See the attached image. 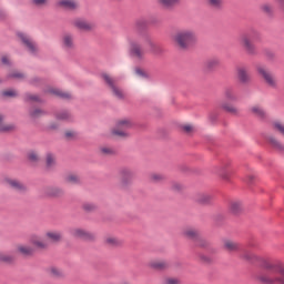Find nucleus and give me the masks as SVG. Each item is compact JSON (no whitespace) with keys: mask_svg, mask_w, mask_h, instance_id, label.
Wrapping results in <instances>:
<instances>
[{"mask_svg":"<svg viewBox=\"0 0 284 284\" xmlns=\"http://www.w3.org/2000/svg\"><path fill=\"white\" fill-rule=\"evenodd\" d=\"M126 41L129 54L136 61H143V59H145V51L141 45H144L152 54H159V52H161V47H159L148 33L140 34L138 38H128Z\"/></svg>","mask_w":284,"mask_h":284,"instance_id":"nucleus-1","label":"nucleus"},{"mask_svg":"<svg viewBox=\"0 0 284 284\" xmlns=\"http://www.w3.org/2000/svg\"><path fill=\"white\" fill-rule=\"evenodd\" d=\"M262 270L264 273L258 275V281L264 284H284V265H274V263L262 260Z\"/></svg>","mask_w":284,"mask_h":284,"instance_id":"nucleus-2","label":"nucleus"},{"mask_svg":"<svg viewBox=\"0 0 284 284\" xmlns=\"http://www.w3.org/2000/svg\"><path fill=\"white\" fill-rule=\"evenodd\" d=\"M173 41L178 48L187 50L196 43V32L192 29H182L173 36Z\"/></svg>","mask_w":284,"mask_h":284,"instance_id":"nucleus-3","label":"nucleus"},{"mask_svg":"<svg viewBox=\"0 0 284 284\" xmlns=\"http://www.w3.org/2000/svg\"><path fill=\"white\" fill-rule=\"evenodd\" d=\"M182 236H184V239H187L189 241H192L194 245H196V247H207V240L201 236L199 230L194 227L183 229Z\"/></svg>","mask_w":284,"mask_h":284,"instance_id":"nucleus-4","label":"nucleus"},{"mask_svg":"<svg viewBox=\"0 0 284 284\" xmlns=\"http://www.w3.org/2000/svg\"><path fill=\"white\" fill-rule=\"evenodd\" d=\"M257 72L268 88H272L273 90H276V88H278V80L276 79V75H274V73L270 71V69L260 65L257 67Z\"/></svg>","mask_w":284,"mask_h":284,"instance_id":"nucleus-5","label":"nucleus"},{"mask_svg":"<svg viewBox=\"0 0 284 284\" xmlns=\"http://www.w3.org/2000/svg\"><path fill=\"white\" fill-rule=\"evenodd\" d=\"M101 79L104 81V83L108 85V88H110V90H111L113 97H115V99H119V100L125 99V92H123L121 90V88H119L116 85V80L114 78H112L108 73H102Z\"/></svg>","mask_w":284,"mask_h":284,"instance_id":"nucleus-6","label":"nucleus"},{"mask_svg":"<svg viewBox=\"0 0 284 284\" xmlns=\"http://www.w3.org/2000/svg\"><path fill=\"white\" fill-rule=\"evenodd\" d=\"M240 45L245 50L247 54H256V47L252 42V34L243 33L239 38Z\"/></svg>","mask_w":284,"mask_h":284,"instance_id":"nucleus-7","label":"nucleus"},{"mask_svg":"<svg viewBox=\"0 0 284 284\" xmlns=\"http://www.w3.org/2000/svg\"><path fill=\"white\" fill-rule=\"evenodd\" d=\"M72 26L77 28V30H81V32H92V30H94V23L82 18L73 19Z\"/></svg>","mask_w":284,"mask_h":284,"instance_id":"nucleus-8","label":"nucleus"},{"mask_svg":"<svg viewBox=\"0 0 284 284\" xmlns=\"http://www.w3.org/2000/svg\"><path fill=\"white\" fill-rule=\"evenodd\" d=\"M18 37L31 54H37V52H39V47L37 45V42L33 41L32 38H30L28 34L18 33Z\"/></svg>","mask_w":284,"mask_h":284,"instance_id":"nucleus-9","label":"nucleus"},{"mask_svg":"<svg viewBox=\"0 0 284 284\" xmlns=\"http://www.w3.org/2000/svg\"><path fill=\"white\" fill-rule=\"evenodd\" d=\"M129 128H132V122L128 119L120 120L118 122V128L112 131L114 136H128V132L124 130H128Z\"/></svg>","mask_w":284,"mask_h":284,"instance_id":"nucleus-10","label":"nucleus"},{"mask_svg":"<svg viewBox=\"0 0 284 284\" xmlns=\"http://www.w3.org/2000/svg\"><path fill=\"white\" fill-rule=\"evenodd\" d=\"M70 234L74 239H81L82 241H92L94 239V234L79 227L71 229Z\"/></svg>","mask_w":284,"mask_h":284,"instance_id":"nucleus-11","label":"nucleus"},{"mask_svg":"<svg viewBox=\"0 0 284 284\" xmlns=\"http://www.w3.org/2000/svg\"><path fill=\"white\" fill-rule=\"evenodd\" d=\"M134 180V172L130 169H122L120 171V183L122 187H128V185L132 184Z\"/></svg>","mask_w":284,"mask_h":284,"instance_id":"nucleus-12","label":"nucleus"},{"mask_svg":"<svg viewBox=\"0 0 284 284\" xmlns=\"http://www.w3.org/2000/svg\"><path fill=\"white\" fill-rule=\"evenodd\" d=\"M29 243H31V245H33V247H37L38 250H45V247H48V242H45L43 237L37 234L30 236Z\"/></svg>","mask_w":284,"mask_h":284,"instance_id":"nucleus-13","label":"nucleus"},{"mask_svg":"<svg viewBox=\"0 0 284 284\" xmlns=\"http://www.w3.org/2000/svg\"><path fill=\"white\" fill-rule=\"evenodd\" d=\"M6 183L7 185H9V187L16 190V192H26L28 190L26 184L21 183L19 180L7 179Z\"/></svg>","mask_w":284,"mask_h":284,"instance_id":"nucleus-14","label":"nucleus"},{"mask_svg":"<svg viewBox=\"0 0 284 284\" xmlns=\"http://www.w3.org/2000/svg\"><path fill=\"white\" fill-rule=\"evenodd\" d=\"M45 239L51 243H59L63 239V233H61V231H48L45 233Z\"/></svg>","mask_w":284,"mask_h":284,"instance_id":"nucleus-15","label":"nucleus"},{"mask_svg":"<svg viewBox=\"0 0 284 284\" xmlns=\"http://www.w3.org/2000/svg\"><path fill=\"white\" fill-rule=\"evenodd\" d=\"M223 247L226 252H241V245L232 240H224Z\"/></svg>","mask_w":284,"mask_h":284,"instance_id":"nucleus-16","label":"nucleus"},{"mask_svg":"<svg viewBox=\"0 0 284 284\" xmlns=\"http://www.w3.org/2000/svg\"><path fill=\"white\" fill-rule=\"evenodd\" d=\"M58 6L65 10H77V8H79V2H77V0H59Z\"/></svg>","mask_w":284,"mask_h":284,"instance_id":"nucleus-17","label":"nucleus"},{"mask_svg":"<svg viewBox=\"0 0 284 284\" xmlns=\"http://www.w3.org/2000/svg\"><path fill=\"white\" fill-rule=\"evenodd\" d=\"M236 72L240 83H250V72L245 67L237 68Z\"/></svg>","mask_w":284,"mask_h":284,"instance_id":"nucleus-18","label":"nucleus"},{"mask_svg":"<svg viewBox=\"0 0 284 284\" xmlns=\"http://www.w3.org/2000/svg\"><path fill=\"white\" fill-rule=\"evenodd\" d=\"M149 267L152 270H168L170 267V263L164 260H152L149 263Z\"/></svg>","mask_w":284,"mask_h":284,"instance_id":"nucleus-19","label":"nucleus"},{"mask_svg":"<svg viewBox=\"0 0 284 284\" xmlns=\"http://www.w3.org/2000/svg\"><path fill=\"white\" fill-rule=\"evenodd\" d=\"M62 48H64V50H72L74 48V36L65 33L62 37Z\"/></svg>","mask_w":284,"mask_h":284,"instance_id":"nucleus-20","label":"nucleus"},{"mask_svg":"<svg viewBox=\"0 0 284 284\" xmlns=\"http://www.w3.org/2000/svg\"><path fill=\"white\" fill-rule=\"evenodd\" d=\"M16 129L14 124L6 123V116L0 113V132H13Z\"/></svg>","mask_w":284,"mask_h":284,"instance_id":"nucleus-21","label":"nucleus"},{"mask_svg":"<svg viewBox=\"0 0 284 284\" xmlns=\"http://www.w3.org/2000/svg\"><path fill=\"white\" fill-rule=\"evenodd\" d=\"M17 252L23 256H32V254H34V248L32 246L20 244L17 246Z\"/></svg>","mask_w":284,"mask_h":284,"instance_id":"nucleus-22","label":"nucleus"},{"mask_svg":"<svg viewBox=\"0 0 284 284\" xmlns=\"http://www.w3.org/2000/svg\"><path fill=\"white\" fill-rule=\"evenodd\" d=\"M240 258H243L244 261H258V257L254 255V253L245 248L240 250Z\"/></svg>","mask_w":284,"mask_h":284,"instance_id":"nucleus-23","label":"nucleus"},{"mask_svg":"<svg viewBox=\"0 0 284 284\" xmlns=\"http://www.w3.org/2000/svg\"><path fill=\"white\" fill-rule=\"evenodd\" d=\"M48 94H51L52 97H61V99H70V93L63 92L57 88H49L47 90Z\"/></svg>","mask_w":284,"mask_h":284,"instance_id":"nucleus-24","label":"nucleus"},{"mask_svg":"<svg viewBox=\"0 0 284 284\" xmlns=\"http://www.w3.org/2000/svg\"><path fill=\"white\" fill-rule=\"evenodd\" d=\"M224 99H226V101H239V95L236 94L234 89L226 88L224 90Z\"/></svg>","mask_w":284,"mask_h":284,"instance_id":"nucleus-25","label":"nucleus"},{"mask_svg":"<svg viewBox=\"0 0 284 284\" xmlns=\"http://www.w3.org/2000/svg\"><path fill=\"white\" fill-rule=\"evenodd\" d=\"M104 243L110 247H119L123 242L115 236H108L105 237Z\"/></svg>","mask_w":284,"mask_h":284,"instance_id":"nucleus-26","label":"nucleus"},{"mask_svg":"<svg viewBox=\"0 0 284 284\" xmlns=\"http://www.w3.org/2000/svg\"><path fill=\"white\" fill-rule=\"evenodd\" d=\"M45 196H61L63 194V191L59 187L50 186L44 190Z\"/></svg>","mask_w":284,"mask_h":284,"instance_id":"nucleus-27","label":"nucleus"},{"mask_svg":"<svg viewBox=\"0 0 284 284\" xmlns=\"http://www.w3.org/2000/svg\"><path fill=\"white\" fill-rule=\"evenodd\" d=\"M251 112L255 116H258V119H265V116H266L265 110H263V108H261L258 105L252 106Z\"/></svg>","mask_w":284,"mask_h":284,"instance_id":"nucleus-28","label":"nucleus"},{"mask_svg":"<svg viewBox=\"0 0 284 284\" xmlns=\"http://www.w3.org/2000/svg\"><path fill=\"white\" fill-rule=\"evenodd\" d=\"M81 181V178H79L78 174H74V173H70L65 176V182L67 183H70L71 185H74L77 183H80Z\"/></svg>","mask_w":284,"mask_h":284,"instance_id":"nucleus-29","label":"nucleus"},{"mask_svg":"<svg viewBox=\"0 0 284 284\" xmlns=\"http://www.w3.org/2000/svg\"><path fill=\"white\" fill-rule=\"evenodd\" d=\"M268 142L271 143V145H272L275 150H278L280 152H284V145L281 144V142H278L274 136H270V138H268Z\"/></svg>","mask_w":284,"mask_h":284,"instance_id":"nucleus-30","label":"nucleus"},{"mask_svg":"<svg viewBox=\"0 0 284 284\" xmlns=\"http://www.w3.org/2000/svg\"><path fill=\"white\" fill-rule=\"evenodd\" d=\"M47 168H54L57 165V156L52 153H48L45 158Z\"/></svg>","mask_w":284,"mask_h":284,"instance_id":"nucleus-31","label":"nucleus"},{"mask_svg":"<svg viewBox=\"0 0 284 284\" xmlns=\"http://www.w3.org/2000/svg\"><path fill=\"white\" fill-rule=\"evenodd\" d=\"M222 110H225V112H229L230 114H239V109L233 104L224 103L222 104Z\"/></svg>","mask_w":284,"mask_h":284,"instance_id":"nucleus-32","label":"nucleus"},{"mask_svg":"<svg viewBox=\"0 0 284 284\" xmlns=\"http://www.w3.org/2000/svg\"><path fill=\"white\" fill-rule=\"evenodd\" d=\"M241 210H242L241 202H232L231 203L230 212L232 214H239V212H241Z\"/></svg>","mask_w":284,"mask_h":284,"instance_id":"nucleus-33","label":"nucleus"},{"mask_svg":"<svg viewBox=\"0 0 284 284\" xmlns=\"http://www.w3.org/2000/svg\"><path fill=\"white\" fill-rule=\"evenodd\" d=\"M45 114V111L41 109H31L30 110V116L32 119H39V116H43Z\"/></svg>","mask_w":284,"mask_h":284,"instance_id":"nucleus-34","label":"nucleus"},{"mask_svg":"<svg viewBox=\"0 0 284 284\" xmlns=\"http://www.w3.org/2000/svg\"><path fill=\"white\" fill-rule=\"evenodd\" d=\"M220 64L221 61H219V59H212L206 62V68L209 70H214V68H219Z\"/></svg>","mask_w":284,"mask_h":284,"instance_id":"nucleus-35","label":"nucleus"},{"mask_svg":"<svg viewBox=\"0 0 284 284\" xmlns=\"http://www.w3.org/2000/svg\"><path fill=\"white\" fill-rule=\"evenodd\" d=\"M0 261L2 263H12L14 261V256L0 252Z\"/></svg>","mask_w":284,"mask_h":284,"instance_id":"nucleus-36","label":"nucleus"},{"mask_svg":"<svg viewBox=\"0 0 284 284\" xmlns=\"http://www.w3.org/2000/svg\"><path fill=\"white\" fill-rule=\"evenodd\" d=\"M151 181L153 183H161V181H165V176L161 173H153L151 174Z\"/></svg>","mask_w":284,"mask_h":284,"instance_id":"nucleus-37","label":"nucleus"},{"mask_svg":"<svg viewBox=\"0 0 284 284\" xmlns=\"http://www.w3.org/2000/svg\"><path fill=\"white\" fill-rule=\"evenodd\" d=\"M158 1L162 6H165L166 8H172V6H176V3H179V1L181 0H158Z\"/></svg>","mask_w":284,"mask_h":284,"instance_id":"nucleus-38","label":"nucleus"},{"mask_svg":"<svg viewBox=\"0 0 284 284\" xmlns=\"http://www.w3.org/2000/svg\"><path fill=\"white\" fill-rule=\"evenodd\" d=\"M28 159L31 163H38L39 153H37L36 151H30L29 154H28Z\"/></svg>","mask_w":284,"mask_h":284,"instance_id":"nucleus-39","label":"nucleus"},{"mask_svg":"<svg viewBox=\"0 0 284 284\" xmlns=\"http://www.w3.org/2000/svg\"><path fill=\"white\" fill-rule=\"evenodd\" d=\"M58 121H68L70 119V113L68 111H62L57 114Z\"/></svg>","mask_w":284,"mask_h":284,"instance_id":"nucleus-40","label":"nucleus"},{"mask_svg":"<svg viewBox=\"0 0 284 284\" xmlns=\"http://www.w3.org/2000/svg\"><path fill=\"white\" fill-rule=\"evenodd\" d=\"M49 273L51 276H61L63 274V271H61L57 266H52L51 268H49Z\"/></svg>","mask_w":284,"mask_h":284,"instance_id":"nucleus-41","label":"nucleus"},{"mask_svg":"<svg viewBox=\"0 0 284 284\" xmlns=\"http://www.w3.org/2000/svg\"><path fill=\"white\" fill-rule=\"evenodd\" d=\"M211 199L212 197L207 194H201L199 195L197 201L199 203H210Z\"/></svg>","mask_w":284,"mask_h":284,"instance_id":"nucleus-42","label":"nucleus"},{"mask_svg":"<svg viewBox=\"0 0 284 284\" xmlns=\"http://www.w3.org/2000/svg\"><path fill=\"white\" fill-rule=\"evenodd\" d=\"M211 8H221L223 6V0H209Z\"/></svg>","mask_w":284,"mask_h":284,"instance_id":"nucleus-43","label":"nucleus"},{"mask_svg":"<svg viewBox=\"0 0 284 284\" xmlns=\"http://www.w3.org/2000/svg\"><path fill=\"white\" fill-rule=\"evenodd\" d=\"M262 10L263 12H266V14H272V12H274V8L271 4H264Z\"/></svg>","mask_w":284,"mask_h":284,"instance_id":"nucleus-44","label":"nucleus"},{"mask_svg":"<svg viewBox=\"0 0 284 284\" xmlns=\"http://www.w3.org/2000/svg\"><path fill=\"white\" fill-rule=\"evenodd\" d=\"M135 74L138 77H142L143 79H148V72H145L143 69H135Z\"/></svg>","mask_w":284,"mask_h":284,"instance_id":"nucleus-45","label":"nucleus"},{"mask_svg":"<svg viewBox=\"0 0 284 284\" xmlns=\"http://www.w3.org/2000/svg\"><path fill=\"white\" fill-rule=\"evenodd\" d=\"M274 2L278 7L280 12H282V14H284V0H274Z\"/></svg>","mask_w":284,"mask_h":284,"instance_id":"nucleus-46","label":"nucleus"},{"mask_svg":"<svg viewBox=\"0 0 284 284\" xmlns=\"http://www.w3.org/2000/svg\"><path fill=\"white\" fill-rule=\"evenodd\" d=\"M11 79H24V74L18 71H14L13 73L10 74Z\"/></svg>","mask_w":284,"mask_h":284,"instance_id":"nucleus-47","label":"nucleus"},{"mask_svg":"<svg viewBox=\"0 0 284 284\" xmlns=\"http://www.w3.org/2000/svg\"><path fill=\"white\" fill-rule=\"evenodd\" d=\"M164 284H181V282L178 278L169 277L164 281Z\"/></svg>","mask_w":284,"mask_h":284,"instance_id":"nucleus-48","label":"nucleus"},{"mask_svg":"<svg viewBox=\"0 0 284 284\" xmlns=\"http://www.w3.org/2000/svg\"><path fill=\"white\" fill-rule=\"evenodd\" d=\"M83 209L87 211V212H92V210H95L97 206L92 203H87L83 205Z\"/></svg>","mask_w":284,"mask_h":284,"instance_id":"nucleus-49","label":"nucleus"},{"mask_svg":"<svg viewBox=\"0 0 284 284\" xmlns=\"http://www.w3.org/2000/svg\"><path fill=\"white\" fill-rule=\"evenodd\" d=\"M3 97H17V91L14 90H7L2 92Z\"/></svg>","mask_w":284,"mask_h":284,"instance_id":"nucleus-50","label":"nucleus"},{"mask_svg":"<svg viewBox=\"0 0 284 284\" xmlns=\"http://www.w3.org/2000/svg\"><path fill=\"white\" fill-rule=\"evenodd\" d=\"M102 154H113L114 151L110 146H103L101 148Z\"/></svg>","mask_w":284,"mask_h":284,"instance_id":"nucleus-51","label":"nucleus"},{"mask_svg":"<svg viewBox=\"0 0 284 284\" xmlns=\"http://www.w3.org/2000/svg\"><path fill=\"white\" fill-rule=\"evenodd\" d=\"M64 136H65V139H74L77 136V132L65 131Z\"/></svg>","mask_w":284,"mask_h":284,"instance_id":"nucleus-52","label":"nucleus"},{"mask_svg":"<svg viewBox=\"0 0 284 284\" xmlns=\"http://www.w3.org/2000/svg\"><path fill=\"white\" fill-rule=\"evenodd\" d=\"M26 100L27 101H39V97L38 95H33V94H27L26 95Z\"/></svg>","mask_w":284,"mask_h":284,"instance_id":"nucleus-53","label":"nucleus"},{"mask_svg":"<svg viewBox=\"0 0 284 284\" xmlns=\"http://www.w3.org/2000/svg\"><path fill=\"white\" fill-rule=\"evenodd\" d=\"M1 62L3 63V65H10V58H8V55H3L1 58Z\"/></svg>","mask_w":284,"mask_h":284,"instance_id":"nucleus-54","label":"nucleus"},{"mask_svg":"<svg viewBox=\"0 0 284 284\" xmlns=\"http://www.w3.org/2000/svg\"><path fill=\"white\" fill-rule=\"evenodd\" d=\"M34 6H45L48 0H33Z\"/></svg>","mask_w":284,"mask_h":284,"instance_id":"nucleus-55","label":"nucleus"},{"mask_svg":"<svg viewBox=\"0 0 284 284\" xmlns=\"http://www.w3.org/2000/svg\"><path fill=\"white\" fill-rule=\"evenodd\" d=\"M183 130H184V132L190 133V132H192L194 130V126H192L190 124H186V125L183 126Z\"/></svg>","mask_w":284,"mask_h":284,"instance_id":"nucleus-56","label":"nucleus"},{"mask_svg":"<svg viewBox=\"0 0 284 284\" xmlns=\"http://www.w3.org/2000/svg\"><path fill=\"white\" fill-rule=\"evenodd\" d=\"M181 189H182L181 184H179V183H173L172 184V190L179 191Z\"/></svg>","mask_w":284,"mask_h":284,"instance_id":"nucleus-57","label":"nucleus"},{"mask_svg":"<svg viewBox=\"0 0 284 284\" xmlns=\"http://www.w3.org/2000/svg\"><path fill=\"white\" fill-rule=\"evenodd\" d=\"M57 128H59V124H58V123H51V124L49 125V129H50V130H57Z\"/></svg>","mask_w":284,"mask_h":284,"instance_id":"nucleus-58","label":"nucleus"},{"mask_svg":"<svg viewBox=\"0 0 284 284\" xmlns=\"http://www.w3.org/2000/svg\"><path fill=\"white\" fill-rule=\"evenodd\" d=\"M226 168H227V164H224V165L222 166V170L225 171Z\"/></svg>","mask_w":284,"mask_h":284,"instance_id":"nucleus-59","label":"nucleus"}]
</instances>
